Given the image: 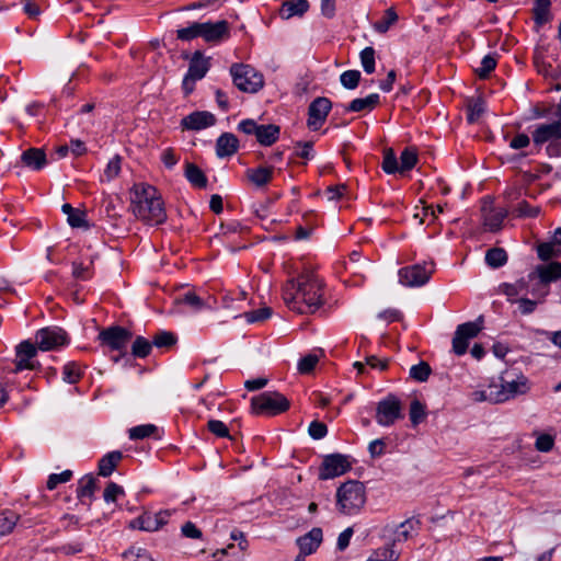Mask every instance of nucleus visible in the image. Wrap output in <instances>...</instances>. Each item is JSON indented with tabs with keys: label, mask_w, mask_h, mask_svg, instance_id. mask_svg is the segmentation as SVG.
<instances>
[{
	"label": "nucleus",
	"mask_w": 561,
	"mask_h": 561,
	"mask_svg": "<svg viewBox=\"0 0 561 561\" xmlns=\"http://www.w3.org/2000/svg\"><path fill=\"white\" fill-rule=\"evenodd\" d=\"M72 478L71 470H65L61 473H51L48 479L46 486L48 490H54L60 483H66Z\"/></svg>",
	"instance_id": "5fc2aeb1"
},
{
	"label": "nucleus",
	"mask_w": 561,
	"mask_h": 561,
	"mask_svg": "<svg viewBox=\"0 0 561 561\" xmlns=\"http://www.w3.org/2000/svg\"><path fill=\"white\" fill-rule=\"evenodd\" d=\"M215 124V115L207 111H195L181 121L182 128L187 130H201L214 126Z\"/></svg>",
	"instance_id": "6ab92c4d"
},
{
	"label": "nucleus",
	"mask_w": 561,
	"mask_h": 561,
	"mask_svg": "<svg viewBox=\"0 0 561 561\" xmlns=\"http://www.w3.org/2000/svg\"><path fill=\"white\" fill-rule=\"evenodd\" d=\"M485 262L492 268H499L506 264L507 253L502 248H492L485 253Z\"/></svg>",
	"instance_id": "f704fd0d"
},
{
	"label": "nucleus",
	"mask_w": 561,
	"mask_h": 561,
	"mask_svg": "<svg viewBox=\"0 0 561 561\" xmlns=\"http://www.w3.org/2000/svg\"><path fill=\"white\" fill-rule=\"evenodd\" d=\"M21 160L24 165L33 170H41L47 162L44 150L38 148H30L25 150L21 156Z\"/></svg>",
	"instance_id": "cd10ccee"
},
{
	"label": "nucleus",
	"mask_w": 561,
	"mask_h": 561,
	"mask_svg": "<svg viewBox=\"0 0 561 561\" xmlns=\"http://www.w3.org/2000/svg\"><path fill=\"white\" fill-rule=\"evenodd\" d=\"M125 491L123 486L118 485L115 482H108L104 493L103 497L106 503L115 502L119 496L124 495Z\"/></svg>",
	"instance_id": "864d4df0"
},
{
	"label": "nucleus",
	"mask_w": 561,
	"mask_h": 561,
	"mask_svg": "<svg viewBox=\"0 0 561 561\" xmlns=\"http://www.w3.org/2000/svg\"><path fill=\"white\" fill-rule=\"evenodd\" d=\"M417 163V153L413 148H405L400 154V173L403 174L412 170Z\"/></svg>",
	"instance_id": "ea45409f"
},
{
	"label": "nucleus",
	"mask_w": 561,
	"mask_h": 561,
	"mask_svg": "<svg viewBox=\"0 0 561 561\" xmlns=\"http://www.w3.org/2000/svg\"><path fill=\"white\" fill-rule=\"evenodd\" d=\"M37 350H39L38 346L30 341L20 343L15 350V362L12 373L16 374L24 369L35 370L39 368L41 364L35 359Z\"/></svg>",
	"instance_id": "f8f14e48"
},
{
	"label": "nucleus",
	"mask_w": 561,
	"mask_h": 561,
	"mask_svg": "<svg viewBox=\"0 0 561 561\" xmlns=\"http://www.w3.org/2000/svg\"><path fill=\"white\" fill-rule=\"evenodd\" d=\"M238 129L247 135H254L262 146H272L279 138L280 128L275 124L260 125L253 119H243Z\"/></svg>",
	"instance_id": "423d86ee"
},
{
	"label": "nucleus",
	"mask_w": 561,
	"mask_h": 561,
	"mask_svg": "<svg viewBox=\"0 0 561 561\" xmlns=\"http://www.w3.org/2000/svg\"><path fill=\"white\" fill-rule=\"evenodd\" d=\"M122 458L123 454L119 450H114L104 455L99 461V474L102 477H110Z\"/></svg>",
	"instance_id": "c756f323"
},
{
	"label": "nucleus",
	"mask_w": 561,
	"mask_h": 561,
	"mask_svg": "<svg viewBox=\"0 0 561 561\" xmlns=\"http://www.w3.org/2000/svg\"><path fill=\"white\" fill-rule=\"evenodd\" d=\"M178 341L176 335L173 332L170 331H158L152 336V344L157 348H170L172 347Z\"/></svg>",
	"instance_id": "58836bf2"
},
{
	"label": "nucleus",
	"mask_w": 561,
	"mask_h": 561,
	"mask_svg": "<svg viewBox=\"0 0 561 561\" xmlns=\"http://www.w3.org/2000/svg\"><path fill=\"white\" fill-rule=\"evenodd\" d=\"M398 21V14L393 8L386 10L385 15L374 24L376 32L383 34Z\"/></svg>",
	"instance_id": "a19ab883"
},
{
	"label": "nucleus",
	"mask_w": 561,
	"mask_h": 561,
	"mask_svg": "<svg viewBox=\"0 0 561 561\" xmlns=\"http://www.w3.org/2000/svg\"><path fill=\"white\" fill-rule=\"evenodd\" d=\"M410 421L413 426L419 425L422 423L426 417V407L424 403H422L420 400L414 399L410 403Z\"/></svg>",
	"instance_id": "79ce46f5"
},
{
	"label": "nucleus",
	"mask_w": 561,
	"mask_h": 561,
	"mask_svg": "<svg viewBox=\"0 0 561 561\" xmlns=\"http://www.w3.org/2000/svg\"><path fill=\"white\" fill-rule=\"evenodd\" d=\"M531 136L536 146L561 140V121L537 125Z\"/></svg>",
	"instance_id": "a211bd4d"
},
{
	"label": "nucleus",
	"mask_w": 561,
	"mask_h": 561,
	"mask_svg": "<svg viewBox=\"0 0 561 561\" xmlns=\"http://www.w3.org/2000/svg\"><path fill=\"white\" fill-rule=\"evenodd\" d=\"M485 105L484 102L480 99L471 102L468 105L467 119L470 124L476 123L484 113Z\"/></svg>",
	"instance_id": "603ef678"
},
{
	"label": "nucleus",
	"mask_w": 561,
	"mask_h": 561,
	"mask_svg": "<svg viewBox=\"0 0 561 561\" xmlns=\"http://www.w3.org/2000/svg\"><path fill=\"white\" fill-rule=\"evenodd\" d=\"M526 282L524 279H519L514 284H503L502 291L507 297L518 296L522 291L526 289Z\"/></svg>",
	"instance_id": "680f3d73"
},
{
	"label": "nucleus",
	"mask_w": 561,
	"mask_h": 561,
	"mask_svg": "<svg viewBox=\"0 0 561 561\" xmlns=\"http://www.w3.org/2000/svg\"><path fill=\"white\" fill-rule=\"evenodd\" d=\"M362 75L358 70H346L341 73L340 82L347 90H354L358 87Z\"/></svg>",
	"instance_id": "de8ad7c7"
},
{
	"label": "nucleus",
	"mask_w": 561,
	"mask_h": 561,
	"mask_svg": "<svg viewBox=\"0 0 561 561\" xmlns=\"http://www.w3.org/2000/svg\"><path fill=\"white\" fill-rule=\"evenodd\" d=\"M152 346V342L138 335L133 342L131 355L136 358H146L150 354Z\"/></svg>",
	"instance_id": "4c0bfd02"
},
{
	"label": "nucleus",
	"mask_w": 561,
	"mask_h": 561,
	"mask_svg": "<svg viewBox=\"0 0 561 561\" xmlns=\"http://www.w3.org/2000/svg\"><path fill=\"white\" fill-rule=\"evenodd\" d=\"M96 488V479L92 474H85L78 481L77 497L83 502L84 499L91 500Z\"/></svg>",
	"instance_id": "2f4dec72"
},
{
	"label": "nucleus",
	"mask_w": 561,
	"mask_h": 561,
	"mask_svg": "<svg viewBox=\"0 0 561 561\" xmlns=\"http://www.w3.org/2000/svg\"><path fill=\"white\" fill-rule=\"evenodd\" d=\"M238 147V138L231 133H224L216 141V154L219 158L231 157L237 152Z\"/></svg>",
	"instance_id": "393cba45"
},
{
	"label": "nucleus",
	"mask_w": 561,
	"mask_h": 561,
	"mask_svg": "<svg viewBox=\"0 0 561 561\" xmlns=\"http://www.w3.org/2000/svg\"><path fill=\"white\" fill-rule=\"evenodd\" d=\"M82 369L76 362H69L64 366L62 379L68 383H77L82 377Z\"/></svg>",
	"instance_id": "37998d69"
},
{
	"label": "nucleus",
	"mask_w": 561,
	"mask_h": 561,
	"mask_svg": "<svg viewBox=\"0 0 561 561\" xmlns=\"http://www.w3.org/2000/svg\"><path fill=\"white\" fill-rule=\"evenodd\" d=\"M182 535L186 538L199 539L202 531L192 522H186L181 528Z\"/></svg>",
	"instance_id": "338daca9"
},
{
	"label": "nucleus",
	"mask_w": 561,
	"mask_h": 561,
	"mask_svg": "<svg viewBox=\"0 0 561 561\" xmlns=\"http://www.w3.org/2000/svg\"><path fill=\"white\" fill-rule=\"evenodd\" d=\"M210 68V58L205 57L202 51L196 50L190 62L186 75L193 79H203Z\"/></svg>",
	"instance_id": "412c9836"
},
{
	"label": "nucleus",
	"mask_w": 561,
	"mask_h": 561,
	"mask_svg": "<svg viewBox=\"0 0 561 561\" xmlns=\"http://www.w3.org/2000/svg\"><path fill=\"white\" fill-rule=\"evenodd\" d=\"M434 273V263L414 264L399 270V282L407 287L425 285Z\"/></svg>",
	"instance_id": "0eeeda50"
},
{
	"label": "nucleus",
	"mask_w": 561,
	"mask_h": 561,
	"mask_svg": "<svg viewBox=\"0 0 561 561\" xmlns=\"http://www.w3.org/2000/svg\"><path fill=\"white\" fill-rule=\"evenodd\" d=\"M497 64L495 55L489 54L484 56L480 62V67L476 69V73L480 79H485L495 69Z\"/></svg>",
	"instance_id": "a18cd8bd"
},
{
	"label": "nucleus",
	"mask_w": 561,
	"mask_h": 561,
	"mask_svg": "<svg viewBox=\"0 0 561 561\" xmlns=\"http://www.w3.org/2000/svg\"><path fill=\"white\" fill-rule=\"evenodd\" d=\"M352 536H353V528L348 527L345 530H343L337 537V542H336L337 550L344 551L348 547Z\"/></svg>",
	"instance_id": "774afa93"
},
{
	"label": "nucleus",
	"mask_w": 561,
	"mask_h": 561,
	"mask_svg": "<svg viewBox=\"0 0 561 561\" xmlns=\"http://www.w3.org/2000/svg\"><path fill=\"white\" fill-rule=\"evenodd\" d=\"M554 446V439L549 434H540L535 443V447L538 451L548 453Z\"/></svg>",
	"instance_id": "e2e57ef3"
},
{
	"label": "nucleus",
	"mask_w": 561,
	"mask_h": 561,
	"mask_svg": "<svg viewBox=\"0 0 561 561\" xmlns=\"http://www.w3.org/2000/svg\"><path fill=\"white\" fill-rule=\"evenodd\" d=\"M178 302L187 306L192 311H201L210 308L208 302L199 297L196 293L188 290L178 298Z\"/></svg>",
	"instance_id": "473e14b6"
},
{
	"label": "nucleus",
	"mask_w": 561,
	"mask_h": 561,
	"mask_svg": "<svg viewBox=\"0 0 561 561\" xmlns=\"http://www.w3.org/2000/svg\"><path fill=\"white\" fill-rule=\"evenodd\" d=\"M529 380L523 374L505 373L501 377V391L499 392V401H507L517 396L525 394L529 391Z\"/></svg>",
	"instance_id": "6e6552de"
},
{
	"label": "nucleus",
	"mask_w": 561,
	"mask_h": 561,
	"mask_svg": "<svg viewBox=\"0 0 561 561\" xmlns=\"http://www.w3.org/2000/svg\"><path fill=\"white\" fill-rule=\"evenodd\" d=\"M319 362V356L317 354H308L304 356L298 363V370L301 374H309L313 370L316 365Z\"/></svg>",
	"instance_id": "4d7b16f0"
},
{
	"label": "nucleus",
	"mask_w": 561,
	"mask_h": 561,
	"mask_svg": "<svg viewBox=\"0 0 561 561\" xmlns=\"http://www.w3.org/2000/svg\"><path fill=\"white\" fill-rule=\"evenodd\" d=\"M308 433L313 439H322L328 433V427L322 422L313 421L309 425Z\"/></svg>",
	"instance_id": "0e129e2a"
},
{
	"label": "nucleus",
	"mask_w": 561,
	"mask_h": 561,
	"mask_svg": "<svg viewBox=\"0 0 561 561\" xmlns=\"http://www.w3.org/2000/svg\"><path fill=\"white\" fill-rule=\"evenodd\" d=\"M352 463L348 457L342 454H332L324 457L319 470L320 480H329L340 477L351 470Z\"/></svg>",
	"instance_id": "9b49d317"
},
{
	"label": "nucleus",
	"mask_w": 561,
	"mask_h": 561,
	"mask_svg": "<svg viewBox=\"0 0 561 561\" xmlns=\"http://www.w3.org/2000/svg\"><path fill=\"white\" fill-rule=\"evenodd\" d=\"M157 432V426L153 424H142L131 427L128 431L129 438L133 440L144 439L153 435Z\"/></svg>",
	"instance_id": "09e8293b"
},
{
	"label": "nucleus",
	"mask_w": 561,
	"mask_h": 561,
	"mask_svg": "<svg viewBox=\"0 0 561 561\" xmlns=\"http://www.w3.org/2000/svg\"><path fill=\"white\" fill-rule=\"evenodd\" d=\"M184 175L194 187L205 188L207 186V178L205 173L195 163H185Z\"/></svg>",
	"instance_id": "7c9ffc66"
},
{
	"label": "nucleus",
	"mask_w": 561,
	"mask_h": 561,
	"mask_svg": "<svg viewBox=\"0 0 561 561\" xmlns=\"http://www.w3.org/2000/svg\"><path fill=\"white\" fill-rule=\"evenodd\" d=\"M537 274L538 278L543 284L557 282L561 279V263L550 262L548 264L538 265L535 273L529 274V278H533Z\"/></svg>",
	"instance_id": "a878e982"
},
{
	"label": "nucleus",
	"mask_w": 561,
	"mask_h": 561,
	"mask_svg": "<svg viewBox=\"0 0 561 561\" xmlns=\"http://www.w3.org/2000/svg\"><path fill=\"white\" fill-rule=\"evenodd\" d=\"M483 211V225L491 231L496 232L502 228L504 219L507 217V210L504 208H482Z\"/></svg>",
	"instance_id": "4be33fe9"
},
{
	"label": "nucleus",
	"mask_w": 561,
	"mask_h": 561,
	"mask_svg": "<svg viewBox=\"0 0 561 561\" xmlns=\"http://www.w3.org/2000/svg\"><path fill=\"white\" fill-rule=\"evenodd\" d=\"M360 64L364 71L368 75L375 71V49L373 47H365L360 54Z\"/></svg>",
	"instance_id": "3c124183"
},
{
	"label": "nucleus",
	"mask_w": 561,
	"mask_h": 561,
	"mask_svg": "<svg viewBox=\"0 0 561 561\" xmlns=\"http://www.w3.org/2000/svg\"><path fill=\"white\" fill-rule=\"evenodd\" d=\"M366 503V489L363 482L348 480L336 490V506L344 515L357 514Z\"/></svg>",
	"instance_id": "7ed1b4c3"
},
{
	"label": "nucleus",
	"mask_w": 561,
	"mask_h": 561,
	"mask_svg": "<svg viewBox=\"0 0 561 561\" xmlns=\"http://www.w3.org/2000/svg\"><path fill=\"white\" fill-rule=\"evenodd\" d=\"M322 529L319 527H314L306 535L299 537L297 539V545L301 554L309 556L313 553L322 542Z\"/></svg>",
	"instance_id": "aec40b11"
},
{
	"label": "nucleus",
	"mask_w": 561,
	"mask_h": 561,
	"mask_svg": "<svg viewBox=\"0 0 561 561\" xmlns=\"http://www.w3.org/2000/svg\"><path fill=\"white\" fill-rule=\"evenodd\" d=\"M230 76L234 87L244 93H256L264 87V77L248 64L236 62L230 66Z\"/></svg>",
	"instance_id": "20e7f679"
},
{
	"label": "nucleus",
	"mask_w": 561,
	"mask_h": 561,
	"mask_svg": "<svg viewBox=\"0 0 561 561\" xmlns=\"http://www.w3.org/2000/svg\"><path fill=\"white\" fill-rule=\"evenodd\" d=\"M515 211L517 213V217H529L535 218L540 214V207L539 206H531L526 201H522Z\"/></svg>",
	"instance_id": "6e6d98bb"
},
{
	"label": "nucleus",
	"mask_w": 561,
	"mask_h": 561,
	"mask_svg": "<svg viewBox=\"0 0 561 561\" xmlns=\"http://www.w3.org/2000/svg\"><path fill=\"white\" fill-rule=\"evenodd\" d=\"M420 527V520L415 518H408L407 520L402 522L398 526H396V529L393 531V539L392 548L397 542H403L410 539L414 534L417 533Z\"/></svg>",
	"instance_id": "b1692460"
},
{
	"label": "nucleus",
	"mask_w": 561,
	"mask_h": 561,
	"mask_svg": "<svg viewBox=\"0 0 561 561\" xmlns=\"http://www.w3.org/2000/svg\"><path fill=\"white\" fill-rule=\"evenodd\" d=\"M380 103V96L378 93H371L366 98L354 99L345 107L346 112H364L371 111Z\"/></svg>",
	"instance_id": "c85d7f7f"
},
{
	"label": "nucleus",
	"mask_w": 561,
	"mask_h": 561,
	"mask_svg": "<svg viewBox=\"0 0 561 561\" xmlns=\"http://www.w3.org/2000/svg\"><path fill=\"white\" fill-rule=\"evenodd\" d=\"M121 163L122 159L119 156H115L111 159L104 170V176L106 181H112L115 179L121 172Z\"/></svg>",
	"instance_id": "bf43d9fd"
},
{
	"label": "nucleus",
	"mask_w": 561,
	"mask_h": 561,
	"mask_svg": "<svg viewBox=\"0 0 561 561\" xmlns=\"http://www.w3.org/2000/svg\"><path fill=\"white\" fill-rule=\"evenodd\" d=\"M431 373V366L426 362H420L410 368V377L419 382L426 381Z\"/></svg>",
	"instance_id": "49530a36"
},
{
	"label": "nucleus",
	"mask_w": 561,
	"mask_h": 561,
	"mask_svg": "<svg viewBox=\"0 0 561 561\" xmlns=\"http://www.w3.org/2000/svg\"><path fill=\"white\" fill-rule=\"evenodd\" d=\"M133 334L129 330L113 325L102 330L99 333V340L113 351L124 352L131 339Z\"/></svg>",
	"instance_id": "ddd939ff"
},
{
	"label": "nucleus",
	"mask_w": 561,
	"mask_h": 561,
	"mask_svg": "<svg viewBox=\"0 0 561 561\" xmlns=\"http://www.w3.org/2000/svg\"><path fill=\"white\" fill-rule=\"evenodd\" d=\"M201 37V22H192L186 27L176 31V38L183 42H190Z\"/></svg>",
	"instance_id": "c03bdc74"
},
{
	"label": "nucleus",
	"mask_w": 561,
	"mask_h": 561,
	"mask_svg": "<svg viewBox=\"0 0 561 561\" xmlns=\"http://www.w3.org/2000/svg\"><path fill=\"white\" fill-rule=\"evenodd\" d=\"M67 343V332L59 327L43 328L35 335V344L44 352L56 350Z\"/></svg>",
	"instance_id": "9d476101"
},
{
	"label": "nucleus",
	"mask_w": 561,
	"mask_h": 561,
	"mask_svg": "<svg viewBox=\"0 0 561 561\" xmlns=\"http://www.w3.org/2000/svg\"><path fill=\"white\" fill-rule=\"evenodd\" d=\"M274 167L260 165L257 168H250L245 171L247 179L255 187L266 186L273 179Z\"/></svg>",
	"instance_id": "5701e85b"
},
{
	"label": "nucleus",
	"mask_w": 561,
	"mask_h": 561,
	"mask_svg": "<svg viewBox=\"0 0 561 561\" xmlns=\"http://www.w3.org/2000/svg\"><path fill=\"white\" fill-rule=\"evenodd\" d=\"M381 168L388 174L400 173L399 162L392 149L385 151Z\"/></svg>",
	"instance_id": "8fccbe9b"
},
{
	"label": "nucleus",
	"mask_w": 561,
	"mask_h": 561,
	"mask_svg": "<svg viewBox=\"0 0 561 561\" xmlns=\"http://www.w3.org/2000/svg\"><path fill=\"white\" fill-rule=\"evenodd\" d=\"M130 194V208L137 219L150 226L165 221L164 204L156 187L137 183L134 184Z\"/></svg>",
	"instance_id": "f03ea898"
},
{
	"label": "nucleus",
	"mask_w": 561,
	"mask_h": 561,
	"mask_svg": "<svg viewBox=\"0 0 561 561\" xmlns=\"http://www.w3.org/2000/svg\"><path fill=\"white\" fill-rule=\"evenodd\" d=\"M399 557L392 546H385L374 550L366 561H398Z\"/></svg>",
	"instance_id": "c9c22d12"
},
{
	"label": "nucleus",
	"mask_w": 561,
	"mask_h": 561,
	"mask_svg": "<svg viewBox=\"0 0 561 561\" xmlns=\"http://www.w3.org/2000/svg\"><path fill=\"white\" fill-rule=\"evenodd\" d=\"M331 108L332 102L328 98H316L308 107L307 126L311 130H318L325 122Z\"/></svg>",
	"instance_id": "2eb2a0df"
},
{
	"label": "nucleus",
	"mask_w": 561,
	"mask_h": 561,
	"mask_svg": "<svg viewBox=\"0 0 561 561\" xmlns=\"http://www.w3.org/2000/svg\"><path fill=\"white\" fill-rule=\"evenodd\" d=\"M550 0H535L533 8L534 20L538 25H542L549 21Z\"/></svg>",
	"instance_id": "e433bc0d"
},
{
	"label": "nucleus",
	"mask_w": 561,
	"mask_h": 561,
	"mask_svg": "<svg viewBox=\"0 0 561 561\" xmlns=\"http://www.w3.org/2000/svg\"><path fill=\"white\" fill-rule=\"evenodd\" d=\"M272 316V309L270 307H264L257 310H252L244 313V318L248 322H259L268 319Z\"/></svg>",
	"instance_id": "13d9d810"
},
{
	"label": "nucleus",
	"mask_w": 561,
	"mask_h": 561,
	"mask_svg": "<svg viewBox=\"0 0 561 561\" xmlns=\"http://www.w3.org/2000/svg\"><path fill=\"white\" fill-rule=\"evenodd\" d=\"M20 516L13 511L0 512V537L9 535L15 527Z\"/></svg>",
	"instance_id": "72a5a7b5"
},
{
	"label": "nucleus",
	"mask_w": 561,
	"mask_h": 561,
	"mask_svg": "<svg viewBox=\"0 0 561 561\" xmlns=\"http://www.w3.org/2000/svg\"><path fill=\"white\" fill-rule=\"evenodd\" d=\"M170 515L169 511H160L154 514L145 512L137 518L133 519L129 527L144 531H157L168 523Z\"/></svg>",
	"instance_id": "f3484780"
},
{
	"label": "nucleus",
	"mask_w": 561,
	"mask_h": 561,
	"mask_svg": "<svg viewBox=\"0 0 561 561\" xmlns=\"http://www.w3.org/2000/svg\"><path fill=\"white\" fill-rule=\"evenodd\" d=\"M309 7L307 0H287L282 3L279 15L284 20H289L294 16H302L309 10Z\"/></svg>",
	"instance_id": "bb28decb"
},
{
	"label": "nucleus",
	"mask_w": 561,
	"mask_h": 561,
	"mask_svg": "<svg viewBox=\"0 0 561 561\" xmlns=\"http://www.w3.org/2000/svg\"><path fill=\"white\" fill-rule=\"evenodd\" d=\"M201 37L209 44H219L230 37V24L226 20L201 22Z\"/></svg>",
	"instance_id": "dca6fc26"
},
{
	"label": "nucleus",
	"mask_w": 561,
	"mask_h": 561,
	"mask_svg": "<svg viewBox=\"0 0 561 561\" xmlns=\"http://www.w3.org/2000/svg\"><path fill=\"white\" fill-rule=\"evenodd\" d=\"M402 417V405L396 396L388 394L378 402L375 419L379 425L391 426L396 421Z\"/></svg>",
	"instance_id": "1a4fd4ad"
},
{
	"label": "nucleus",
	"mask_w": 561,
	"mask_h": 561,
	"mask_svg": "<svg viewBox=\"0 0 561 561\" xmlns=\"http://www.w3.org/2000/svg\"><path fill=\"white\" fill-rule=\"evenodd\" d=\"M207 427L209 432L215 434L218 437H228L229 436V430L226 426V424L219 420H210L207 423Z\"/></svg>",
	"instance_id": "69168bd1"
},
{
	"label": "nucleus",
	"mask_w": 561,
	"mask_h": 561,
	"mask_svg": "<svg viewBox=\"0 0 561 561\" xmlns=\"http://www.w3.org/2000/svg\"><path fill=\"white\" fill-rule=\"evenodd\" d=\"M67 221L72 228H89L85 214L80 209H75L72 214H69Z\"/></svg>",
	"instance_id": "052dcab7"
},
{
	"label": "nucleus",
	"mask_w": 561,
	"mask_h": 561,
	"mask_svg": "<svg viewBox=\"0 0 561 561\" xmlns=\"http://www.w3.org/2000/svg\"><path fill=\"white\" fill-rule=\"evenodd\" d=\"M288 399L277 391H264L251 399L252 412L256 415H277L289 409Z\"/></svg>",
	"instance_id": "39448f33"
},
{
	"label": "nucleus",
	"mask_w": 561,
	"mask_h": 561,
	"mask_svg": "<svg viewBox=\"0 0 561 561\" xmlns=\"http://www.w3.org/2000/svg\"><path fill=\"white\" fill-rule=\"evenodd\" d=\"M286 306L297 313H314L323 305V283L313 272L306 270L287 280L283 288Z\"/></svg>",
	"instance_id": "f257e3e1"
},
{
	"label": "nucleus",
	"mask_w": 561,
	"mask_h": 561,
	"mask_svg": "<svg viewBox=\"0 0 561 561\" xmlns=\"http://www.w3.org/2000/svg\"><path fill=\"white\" fill-rule=\"evenodd\" d=\"M482 329L481 322H466L457 327L453 339V351L456 355H463L469 346V341L476 337Z\"/></svg>",
	"instance_id": "4468645a"
}]
</instances>
